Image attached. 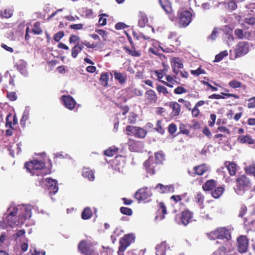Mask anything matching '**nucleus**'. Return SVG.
Segmentation results:
<instances>
[{
  "label": "nucleus",
  "mask_w": 255,
  "mask_h": 255,
  "mask_svg": "<svg viewBox=\"0 0 255 255\" xmlns=\"http://www.w3.org/2000/svg\"><path fill=\"white\" fill-rule=\"evenodd\" d=\"M191 73L194 75L198 76L201 74L205 73V71L204 70H202V69L199 68L196 70H192L191 71Z\"/></svg>",
  "instance_id": "obj_61"
},
{
  "label": "nucleus",
  "mask_w": 255,
  "mask_h": 255,
  "mask_svg": "<svg viewBox=\"0 0 255 255\" xmlns=\"http://www.w3.org/2000/svg\"><path fill=\"white\" fill-rule=\"evenodd\" d=\"M8 211L9 213L6 217V221L12 228L23 224L25 220L31 216V207L28 205L15 207L11 205L8 208Z\"/></svg>",
  "instance_id": "obj_1"
},
{
  "label": "nucleus",
  "mask_w": 255,
  "mask_h": 255,
  "mask_svg": "<svg viewBox=\"0 0 255 255\" xmlns=\"http://www.w3.org/2000/svg\"><path fill=\"white\" fill-rule=\"evenodd\" d=\"M192 21V14L189 10H184L179 12V22L180 27L187 26Z\"/></svg>",
  "instance_id": "obj_7"
},
{
  "label": "nucleus",
  "mask_w": 255,
  "mask_h": 255,
  "mask_svg": "<svg viewBox=\"0 0 255 255\" xmlns=\"http://www.w3.org/2000/svg\"><path fill=\"white\" fill-rule=\"evenodd\" d=\"M25 234V231L24 230L22 229L18 230L16 233L12 236V239L15 241H17L18 239L20 241L21 239L24 237Z\"/></svg>",
  "instance_id": "obj_34"
},
{
  "label": "nucleus",
  "mask_w": 255,
  "mask_h": 255,
  "mask_svg": "<svg viewBox=\"0 0 255 255\" xmlns=\"http://www.w3.org/2000/svg\"><path fill=\"white\" fill-rule=\"evenodd\" d=\"M225 167H222V169L226 168L228 169L231 176L235 175L237 171L236 164L234 162L226 161L225 163Z\"/></svg>",
  "instance_id": "obj_18"
},
{
  "label": "nucleus",
  "mask_w": 255,
  "mask_h": 255,
  "mask_svg": "<svg viewBox=\"0 0 255 255\" xmlns=\"http://www.w3.org/2000/svg\"><path fill=\"white\" fill-rule=\"evenodd\" d=\"M207 170L208 167L205 164L200 165L194 167L195 173L199 175H203Z\"/></svg>",
  "instance_id": "obj_31"
},
{
  "label": "nucleus",
  "mask_w": 255,
  "mask_h": 255,
  "mask_svg": "<svg viewBox=\"0 0 255 255\" xmlns=\"http://www.w3.org/2000/svg\"><path fill=\"white\" fill-rule=\"evenodd\" d=\"M250 50V44L248 42H239L236 47L235 57H240L247 54Z\"/></svg>",
  "instance_id": "obj_8"
},
{
  "label": "nucleus",
  "mask_w": 255,
  "mask_h": 255,
  "mask_svg": "<svg viewBox=\"0 0 255 255\" xmlns=\"http://www.w3.org/2000/svg\"><path fill=\"white\" fill-rule=\"evenodd\" d=\"M83 24L81 23L72 24L70 25V28L77 30L82 29L83 28Z\"/></svg>",
  "instance_id": "obj_62"
},
{
  "label": "nucleus",
  "mask_w": 255,
  "mask_h": 255,
  "mask_svg": "<svg viewBox=\"0 0 255 255\" xmlns=\"http://www.w3.org/2000/svg\"><path fill=\"white\" fill-rule=\"evenodd\" d=\"M118 148L115 147H111L105 151V154L108 156H113L116 154Z\"/></svg>",
  "instance_id": "obj_38"
},
{
  "label": "nucleus",
  "mask_w": 255,
  "mask_h": 255,
  "mask_svg": "<svg viewBox=\"0 0 255 255\" xmlns=\"http://www.w3.org/2000/svg\"><path fill=\"white\" fill-rule=\"evenodd\" d=\"M128 26L124 23L119 22L115 25V28L116 29H122L127 27Z\"/></svg>",
  "instance_id": "obj_64"
},
{
  "label": "nucleus",
  "mask_w": 255,
  "mask_h": 255,
  "mask_svg": "<svg viewBox=\"0 0 255 255\" xmlns=\"http://www.w3.org/2000/svg\"><path fill=\"white\" fill-rule=\"evenodd\" d=\"M159 2L167 13H170L172 12L171 4L168 0H159Z\"/></svg>",
  "instance_id": "obj_23"
},
{
  "label": "nucleus",
  "mask_w": 255,
  "mask_h": 255,
  "mask_svg": "<svg viewBox=\"0 0 255 255\" xmlns=\"http://www.w3.org/2000/svg\"><path fill=\"white\" fill-rule=\"evenodd\" d=\"M26 62L23 60H19L16 65L17 70L24 76H26L27 74L26 70Z\"/></svg>",
  "instance_id": "obj_25"
},
{
  "label": "nucleus",
  "mask_w": 255,
  "mask_h": 255,
  "mask_svg": "<svg viewBox=\"0 0 255 255\" xmlns=\"http://www.w3.org/2000/svg\"><path fill=\"white\" fill-rule=\"evenodd\" d=\"M146 132L144 129L138 127L135 136L139 138H143L146 135Z\"/></svg>",
  "instance_id": "obj_42"
},
{
  "label": "nucleus",
  "mask_w": 255,
  "mask_h": 255,
  "mask_svg": "<svg viewBox=\"0 0 255 255\" xmlns=\"http://www.w3.org/2000/svg\"><path fill=\"white\" fill-rule=\"evenodd\" d=\"M174 92L176 94H181L187 92V90L183 87L179 86L175 89Z\"/></svg>",
  "instance_id": "obj_52"
},
{
  "label": "nucleus",
  "mask_w": 255,
  "mask_h": 255,
  "mask_svg": "<svg viewBox=\"0 0 255 255\" xmlns=\"http://www.w3.org/2000/svg\"><path fill=\"white\" fill-rule=\"evenodd\" d=\"M224 188L219 187L216 188L211 193L212 196L215 198H219L223 193Z\"/></svg>",
  "instance_id": "obj_33"
},
{
  "label": "nucleus",
  "mask_w": 255,
  "mask_h": 255,
  "mask_svg": "<svg viewBox=\"0 0 255 255\" xmlns=\"http://www.w3.org/2000/svg\"><path fill=\"white\" fill-rule=\"evenodd\" d=\"M92 215V211L89 207H86L84 209L82 213L81 217L84 220H87L90 219Z\"/></svg>",
  "instance_id": "obj_32"
},
{
  "label": "nucleus",
  "mask_w": 255,
  "mask_h": 255,
  "mask_svg": "<svg viewBox=\"0 0 255 255\" xmlns=\"http://www.w3.org/2000/svg\"><path fill=\"white\" fill-rule=\"evenodd\" d=\"M141 144V142L137 141H130L128 143V149L131 151H137Z\"/></svg>",
  "instance_id": "obj_28"
},
{
  "label": "nucleus",
  "mask_w": 255,
  "mask_h": 255,
  "mask_svg": "<svg viewBox=\"0 0 255 255\" xmlns=\"http://www.w3.org/2000/svg\"><path fill=\"white\" fill-rule=\"evenodd\" d=\"M126 51L127 53L132 56L138 57L140 56V53L138 51H136L135 49H129L128 48H126Z\"/></svg>",
  "instance_id": "obj_46"
},
{
  "label": "nucleus",
  "mask_w": 255,
  "mask_h": 255,
  "mask_svg": "<svg viewBox=\"0 0 255 255\" xmlns=\"http://www.w3.org/2000/svg\"><path fill=\"white\" fill-rule=\"evenodd\" d=\"M228 54V53L227 50L222 51L215 56V58L214 61L216 62H219L221 61L224 57L227 56Z\"/></svg>",
  "instance_id": "obj_39"
},
{
  "label": "nucleus",
  "mask_w": 255,
  "mask_h": 255,
  "mask_svg": "<svg viewBox=\"0 0 255 255\" xmlns=\"http://www.w3.org/2000/svg\"><path fill=\"white\" fill-rule=\"evenodd\" d=\"M216 185V182L214 180H209L203 185V189L205 191L211 190Z\"/></svg>",
  "instance_id": "obj_29"
},
{
  "label": "nucleus",
  "mask_w": 255,
  "mask_h": 255,
  "mask_svg": "<svg viewBox=\"0 0 255 255\" xmlns=\"http://www.w3.org/2000/svg\"><path fill=\"white\" fill-rule=\"evenodd\" d=\"M1 15L2 17L8 18L12 15V12L10 10L5 9L4 11L1 12Z\"/></svg>",
  "instance_id": "obj_58"
},
{
  "label": "nucleus",
  "mask_w": 255,
  "mask_h": 255,
  "mask_svg": "<svg viewBox=\"0 0 255 255\" xmlns=\"http://www.w3.org/2000/svg\"><path fill=\"white\" fill-rule=\"evenodd\" d=\"M172 67L173 72L177 74L179 72L178 69H182L183 67L181 60L178 58L174 57L173 58L172 60Z\"/></svg>",
  "instance_id": "obj_17"
},
{
  "label": "nucleus",
  "mask_w": 255,
  "mask_h": 255,
  "mask_svg": "<svg viewBox=\"0 0 255 255\" xmlns=\"http://www.w3.org/2000/svg\"><path fill=\"white\" fill-rule=\"evenodd\" d=\"M109 75L107 73H102L101 75L100 81L103 86L106 87L108 85Z\"/></svg>",
  "instance_id": "obj_35"
},
{
  "label": "nucleus",
  "mask_w": 255,
  "mask_h": 255,
  "mask_svg": "<svg viewBox=\"0 0 255 255\" xmlns=\"http://www.w3.org/2000/svg\"><path fill=\"white\" fill-rule=\"evenodd\" d=\"M247 171L255 176V164H253L247 168Z\"/></svg>",
  "instance_id": "obj_60"
},
{
  "label": "nucleus",
  "mask_w": 255,
  "mask_h": 255,
  "mask_svg": "<svg viewBox=\"0 0 255 255\" xmlns=\"http://www.w3.org/2000/svg\"><path fill=\"white\" fill-rule=\"evenodd\" d=\"M32 31L35 34L38 35L42 33V30L40 27V23L39 22H36L34 23Z\"/></svg>",
  "instance_id": "obj_36"
},
{
  "label": "nucleus",
  "mask_w": 255,
  "mask_h": 255,
  "mask_svg": "<svg viewBox=\"0 0 255 255\" xmlns=\"http://www.w3.org/2000/svg\"><path fill=\"white\" fill-rule=\"evenodd\" d=\"M166 250V244L165 242L161 243L160 245H158L156 247V255H165Z\"/></svg>",
  "instance_id": "obj_27"
},
{
  "label": "nucleus",
  "mask_w": 255,
  "mask_h": 255,
  "mask_svg": "<svg viewBox=\"0 0 255 255\" xmlns=\"http://www.w3.org/2000/svg\"><path fill=\"white\" fill-rule=\"evenodd\" d=\"M27 171L32 175H46L49 172L44 169L45 163L37 159L26 162L24 165Z\"/></svg>",
  "instance_id": "obj_2"
},
{
  "label": "nucleus",
  "mask_w": 255,
  "mask_h": 255,
  "mask_svg": "<svg viewBox=\"0 0 255 255\" xmlns=\"http://www.w3.org/2000/svg\"><path fill=\"white\" fill-rule=\"evenodd\" d=\"M218 34V29L216 27H215L211 34L209 35L207 37V39L208 40H212V41H214L215 40H216L217 37V35Z\"/></svg>",
  "instance_id": "obj_41"
},
{
  "label": "nucleus",
  "mask_w": 255,
  "mask_h": 255,
  "mask_svg": "<svg viewBox=\"0 0 255 255\" xmlns=\"http://www.w3.org/2000/svg\"><path fill=\"white\" fill-rule=\"evenodd\" d=\"M156 90L159 93H162L164 95H166L168 93L166 88L161 85H158Z\"/></svg>",
  "instance_id": "obj_47"
},
{
  "label": "nucleus",
  "mask_w": 255,
  "mask_h": 255,
  "mask_svg": "<svg viewBox=\"0 0 255 255\" xmlns=\"http://www.w3.org/2000/svg\"><path fill=\"white\" fill-rule=\"evenodd\" d=\"M249 103L248 105L249 108H255V97L251 98L249 100Z\"/></svg>",
  "instance_id": "obj_59"
},
{
  "label": "nucleus",
  "mask_w": 255,
  "mask_h": 255,
  "mask_svg": "<svg viewBox=\"0 0 255 255\" xmlns=\"http://www.w3.org/2000/svg\"><path fill=\"white\" fill-rule=\"evenodd\" d=\"M80 52V51L78 49H77V47L76 46H74L72 49L71 55L72 57L74 58H76L78 55V54Z\"/></svg>",
  "instance_id": "obj_57"
},
{
  "label": "nucleus",
  "mask_w": 255,
  "mask_h": 255,
  "mask_svg": "<svg viewBox=\"0 0 255 255\" xmlns=\"http://www.w3.org/2000/svg\"><path fill=\"white\" fill-rule=\"evenodd\" d=\"M155 189L157 190L160 193H172L174 190V186L173 185H163L159 183L157 184Z\"/></svg>",
  "instance_id": "obj_14"
},
{
  "label": "nucleus",
  "mask_w": 255,
  "mask_h": 255,
  "mask_svg": "<svg viewBox=\"0 0 255 255\" xmlns=\"http://www.w3.org/2000/svg\"><path fill=\"white\" fill-rule=\"evenodd\" d=\"M152 193L147 187L138 189L134 194V197L138 201H141L151 197Z\"/></svg>",
  "instance_id": "obj_9"
},
{
  "label": "nucleus",
  "mask_w": 255,
  "mask_h": 255,
  "mask_svg": "<svg viewBox=\"0 0 255 255\" xmlns=\"http://www.w3.org/2000/svg\"><path fill=\"white\" fill-rule=\"evenodd\" d=\"M120 211L122 214L128 216L131 215L132 213V211L131 209L125 207H122L120 208Z\"/></svg>",
  "instance_id": "obj_43"
},
{
  "label": "nucleus",
  "mask_w": 255,
  "mask_h": 255,
  "mask_svg": "<svg viewBox=\"0 0 255 255\" xmlns=\"http://www.w3.org/2000/svg\"><path fill=\"white\" fill-rule=\"evenodd\" d=\"M82 176L87 178L89 181H93L95 178L93 172L89 168H84L82 172Z\"/></svg>",
  "instance_id": "obj_26"
},
{
  "label": "nucleus",
  "mask_w": 255,
  "mask_h": 255,
  "mask_svg": "<svg viewBox=\"0 0 255 255\" xmlns=\"http://www.w3.org/2000/svg\"><path fill=\"white\" fill-rule=\"evenodd\" d=\"M80 38L75 35H71L69 38V42L70 43H76L79 40Z\"/></svg>",
  "instance_id": "obj_63"
},
{
  "label": "nucleus",
  "mask_w": 255,
  "mask_h": 255,
  "mask_svg": "<svg viewBox=\"0 0 255 255\" xmlns=\"http://www.w3.org/2000/svg\"><path fill=\"white\" fill-rule=\"evenodd\" d=\"M145 97L150 103H155L157 101L156 93L152 90L147 91L145 94Z\"/></svg>",
  "instance_id": "obj_22"
},
{
  "label": "nucleus",
  "mask_w": 255,
  "mask_h": 255,
  "mask_svg": "<svg viewBox=\"0 0 255 255\" xmlns=\"http://www.w3.org/2000/svg\"><path fill=\"white\" fill-rule=\"evenodd\" d=\"M229 85L232 88H237L241 86V83L236 80H232L229 83Z\"/></svg>",
  "instance_id": "obj_49"
},
{
  "label": "nucleus",
  "mask_w": 255,
  "mask_h": 255,
  "mask_svg": "<svg viewBox=\"0 0 255 255\" xmlns=\"http://www.w3.org/2000/svg\"><path fill=\"white\" fill-rule=\"evenodd\" d=\"M235 34L236 37L240 39H249L251 36L250 31H244L242 29L237 28L235 30Z\"/></svg>",
  "instance_id": "obj_16"
},
{
  "label": "nucleus",
  "mask_w": 255,
  "mask_h": 255,
  "mask_svg": "<svg viewBox=\"0 0 255 255\" xmlns=\"http://www.w3.org/2000/svg\"><path fill=\"white\" fill-rule=\"evenodd\" d=\"M62 102L64 106L69 110H72L75 106L76 102L70 96L64 95L61 97Z\"/></svg>",
  "instance_id": "obj_13"
},
{
  "label": "nucleus",
  "mask_w": 255,
  "mask_h": 255,
  "mask_svg": "<svg viewBox=\"0 0 255 255\" xmlns=\"http://www.w3.org/2000/svg\"><path fill=\"white\" fill-rule=\"evenodd\" d=\"M247 212V207L244 205H242L241 207L240 211H239L238 216L240 218H243L245 216V215L246 214Z\"/></svg>",
  "instance_id": "obj_48"
},
{
  "label": "nucleus",
  "mask_w": 255,
  "mask_h": 255,
  "mask_svg": "<svg viewBox=\"0 0 255 255\" xmlns=\"http://www.w3.org/2000/svg\"><path fill=\"white\" fill-rule=\"evenodd\" d=\"M244 22L250 25H254L255 24V17H246L244 18Z\"/></svg>",
  "instance_id": "obj_45"
},
{
  "label": "nucleus",
  "mask_w": 255,
  "mask_h": 255,
  "mask_svg": "<svg viewBox=\"0 0 255 255\" xmlns=\"http://www.w3.org/2000/svg\"><path fill=\"white\" fill-rule=\"evenodd\" d=\"M7 97L11 101H15L17 99L16 95L15 92L7 93Z\"/></svg>",
  "instance_id": "obj_56"
},
{
  "label": "nucleus",
  "mask_w": 255,
  "mask_h": 255,
  "mask_svg": "<svg viewBox=\"0 0 255 255\" xmlns=\"http://www.w3.org/2000/svg\"><path fill=\"white\" fill-rule=\"evenodd\" d=\"M134 239L135 237L132 234L125 235L123 238H121L120 241L119 255H121V254L124 252L131 243L134 242Z\"/></svg>",
  "instance_id": "obj_6"
},
{
  "label": "nucleus",
  "mask_w": 255,
  "mask_h": 255,
  "mask_svg": "<svg viewBox=\"0 0 255 255\" xmlns=\"http://www.w3.org/2000/svg\"><path fill=\"white\" fill-rule=\"evenodd\" d=\"M155 163L153 162V159L151 158H149L144 163V166L147 172L151 175H153L155 173Z\"/></svg>",
  "instance_id": "obj_15"
},
{
  "label": "nucleus",
  "mask_w": 255,
  "mask_h": 255,
  "mask_svg": "<svg viewBox=\"0 0 255 255\" xmlns=\"http://www.w3.org/2000/svg\"><path fill=\"white\" fill-rule=\"evenodd\" d=\"M78 248L80 252L85 255H98L97 253L94 252L90 245L84 241H82L79 244Z\"/></svg>",
  "instance_id": "obj_11"
},
{
  "label": "nucleus",
  "mask_w": 255,
  "mask_h": 255,
  "mask_svg": "<svg viewBox=\"0 0 255 255\" xmlns=\"http://www.w3.org/2000/svg\"><path fill=\"white\" fill-rule=\"evenodd\" d=\"M45 180L46 186L49 190V194H55L57 192L58 187L56 180L51 178H46Z\"/></svg>",
  "instance_id": "obj_12"
},
{
  "label": "nucleus",
  "mask_w": 255,
  "mask_h": 255,
  "mask_svg": "<svg viewBox=\"0 0 255 255\" xmlns=\"http://www.w3.org/2000/svg\"><path fill=\"white\" fill-rule=\"evenodd\" d=\"M222 95L214 94L210 96L209 97V98L219 99H225L226 97H228H228H234L235 99H239V97L236 94L222 93Z\"/></svg>",
  "instance_id": "obj_19"
},
{
  "label": "nucleus",
  "mask_w": 255,
  "mask_h": 255,
  "mask_svg": "<svg viewBox=\"0 0 255 255\" xmlns=\"http://www.w3.org/2000/svg\"><path fill=\"white\" fill-rule=\"evenodd\" d=\"M138 127H133V126H127L126 127V130L128 131H129L130 132V133H128V135L132 134V135L135 136L137 131L138 130Z\"/></svg>",
  "instance_id": "obj_40"
},
{
  "label": "nucleus",
  "mask_w": 255,
  "mask_h": 255,
  "mask_svg": "<svg viewBox=\"0 0 255 255\" xmlns=\"http://www.w3.org/2000/svg\"><path fill=\"white\" fill-rule=\"evenodd\" d=\"M169 106L172 110L171 114L173 116H177L179 115L181 109L180 105L178 103L176 102H171L169 103Z\"/></svg>",
  "instance_id": "obj_21"
},
{
  "label": "nucleus",
  "mask_w": 255,
  "mask_h": 255,
  "mask_svg": "<svg viewBox=\"0 0 255 255\" xmlns=\"http://www.w3.org/2000/svg\"><path fill=\"white\" fill-rule=\"evenodd\" d=\"M177 130L176 126L174 124H171L169 125L168 127V131L171 134L174 133Z\"/></svg>",
  "instance_id": "obj_55"
},
{
  "label": "nucleus",
  "mask_w": 255,
  "mask_h": 255,
  "mask_svg": "<svg viewBox=\"0 0 255 255\" xmlns=\"http://www.w3.org/2000/svg\"><path fill=\"white\" fill-rule=\"evenodd\" d=\"M251 186L252 184L250 179L243 175L237 179L235 191L238 195L242 196L246 192L250 191Z\"/></svg>",
  "instance_id": "obj_3"
},
{
  "label": "nucleus",
  "mask_w": 255,
  "mask_h": 255,
  "mask_svg": "<svg viewBox=\"0 0 255 255\" xmlns=\"http://www.w3.org/2000/svg\"><path fill=\"white\" fill-rule=\"evenodd\" d=\"M148 22L146 15L140 12L139 13L138 25L141 27H144Z\"/></svg>",
  "instance_id": "obj_30"
},
{
  "label": "nucleus",
  "mask_w": 255,
  "mask_h": 255,
  "mask_svg": "<svg viewBox=\"0 0 255 255\" xmlns=\"http://www.w3.org/2000/svg\"><path fill=\"white\" fill-rule=\"evenodd\" d=\"M96 32L102 36L104 40H106L107 36V32L106 31L102 29H96Z\"/></svg>",
  "instance_id": "obj_54"
},
{
  "label": "nucleus",
  "mask_w": 255,
  "mask_h": 255,
  "mask_svg": "<svg viewBox=\"0 0 255 255\" xmlns=\"http://www.w3.org/2000/svg\"><path fill=\"white\" fill-rule=\"evenodd\" d=\"M208 237L211 240H215L216 239L226 240L229 241L231 238L230 231L224 227L218 228L214 231L207 234Z\"/></svg>",
  "instance_id": "obj_4"
},
{
  "label": "nucleus",
  "mask_w": 255,
  "mask_h": 255,
  "mask_svg": "<svg viewBox=\"0 0 255 255\" xmlns=\"http://www.w3.org/2000/svg\"><path fill=\"white\" fill-rule=\"evenodd\" d=\"M225 250L226 248L222 246L214 252L211 255H222L225 253Z\"/></svg>",
  "instance_id": "obj_51"
},
{
  "label": "nucleus",
  "mask_w": 255,
  "mask_h": 255,
  "mask_svg": "<svg viewBox=\"0 0 255 255\" xmlns=\"http://www.w3.org/2000/svg\"><path fill=\"white\" fill-rule=\"evenodd\" d=\"M227 4H228V8L230 10H235L237 8V3L233 0H230L228 2Z\"/></svg>",
  "instance_id": "obj_50"
},
{
  "label": "nucleus",
  "mask_w": 255,
  "mask_h": 255,
  "mask_svg": "<svg viewBox=\"0 0 255 255\" xmlns=\"http://www.w3.org/2000/svg\"><path fill=\"white\" fill-rule=\"evenodd\" d=\"M156 164L161 163L164 160V154L163 152L160 151L155 152L154 154Z\"/></svg>",
  "instance_id": "obj_37"
},
{
  "label": "nucleus",
  "mask_w": 255,
  "mask_h": 255,
  "mask_svg": "<svg viewBox=\"0 0 255 255\" xmlns=\"http://www.w3.org/2000/svg\"><path fill=\"white\" fill-rule=\"evenodd\" d=\"M99 19V24L101 26L105 25L107 24V19L105 18H103V16H107L106 14H102L100 15Z\"/></svg>",
  "instance_id": "obj_53"
},
{
  "label": "nucleus",
  "mask_w": 255,
  "mask_h": 255,
  "mask_svg": "<svg viewBox=\"0 0 255 255\" xmlns=\"http://www.w3.org/2000/svg\"><path fill=\"white\" fill-rule=\"evenodd\" d=\"M115 79L118 81L120 84L123 85L125 84L127 80L126 74L121 72H118L116 71H113Z\"/></svg>",
  "instance_id": "obj_20"
},
{
  "label": "nucleus",
  "mask_w": 255,
  "mask_h": 255,
  "mask_svg": "<svg viewBox=\"0 0 255 255\" xmlns=\"http://www.w3.org/2000/svg\"><path fill=\"white\" fill-rule=\"evenodd\" d=\"M237 141L238 142L242 143H254V140L251 138V136L249 135H240L238 136L237 138Z\"/></svg>",
  "instance_id": "obj_24"
},
{
  "label": "nucleus",
  "mask_w": 255,
  "mask_h": 255,
  "mask_svg": "<svg viewBox=\"0 0 255 255\" xmlns=\"http://www.w3.org/2000/svg\"><path fill=\"white\" fill-rule=\"evenodd\" d=\"M64 36V33L62 31H60L55 33L54 35V40L56 42H59Z\"/></svg>",
  "instance_id": "obj_44"
},
{
  "label": "nucleus",
  "mask_w": 255,
  "mask_h": 255,
  "mask_svg": "<svg viewBox=\"0 0 255 255\" xmlns=\"http://www.w3.org/2000/svg\"><path fill=\"white\" fill-rule=\"evenodd\" d=\"M193 217V213L188 210H185L181 212L180 215H176L175 218L176 222L179 225L187 226Z\"/></svg>",
  "instance_id": "obj_5"
},
{
  "label": "nucleus",
  "mask_w": 255,
  "mask_h": 255,
  "mask_svg": "<svg viewBox=\"0 0 255 255\" xmlns=\"http://www.w3.org/2000/svg\"><path fill=\"white\" fill-rule=\"evenodd\" d=\"M238 250L241 253L247 252L249 247V240L245 236L241 235L237 239Z\"/></svg>",
  "instance_id": "obj_10"
}]
</instances>
